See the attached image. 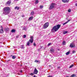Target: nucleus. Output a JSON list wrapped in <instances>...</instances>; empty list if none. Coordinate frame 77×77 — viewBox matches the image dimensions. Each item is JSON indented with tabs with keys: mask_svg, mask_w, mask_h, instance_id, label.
Returning <instances> with one entry per match:
<instances>
[{
	"mask_svg": "<svg viewBox=\"0 0 77 77\" xmlns=\"http://www.w3.org/2000/svg\"><path fill=\"white\" fill-rule=\"evenodd\" d=\"M34 74H37L38 72V71L37 70L36 68H35L33 72Z\"/></svg>",
	"mask_w": 77,
	"mask_h": 77,
	"instance_id": "423d86ee",
	"label": "nucleus"
},
{
	"mask_svg": "<svg viewBox=\"0 0 77 77\" xmlns=\"http://www.w3.org/2000/svg\"><path fill=\"white\" fill-rule=\"evenodd\" d=\"M29 74H30V75H34V74H35L34 73V72H33V73H31Z\"/></svg>",
	"mask_w": 77,
	"mask_h": 77,
	"instance_id": "b1692460",
	"label": "nucleus"
},
{
	"mask_svg": "<svg viewBox=\"0 0 77 77\" xmlns=\"http://www.w3.org/2000/svg\"><path fill=\"white\" fill-rule=\"evenodd\" d=\"M68 12H71V10H68Z\"/></svg>",
	"mask_w": 77,
	"mask_h": 77,
	"instance_id": "2f4dec72",
	"label": "nucleus"
},
{
	"mask_svg": "<svg viewBox=\"0 0 77 77\" xmlns=\"http://www.w3.org/2000/svg\"><path fill=\"white\" fill-rule=\"evenodd\" d=\"M19 0H14V1H18Z\"/></svg>",
	"mask_w": 77,
	"mask_h": 77,
	"instance_id": "a19ab883",
	"label": "nucleus"
},
{
	"mask_svg": "<svg viewBox=\"0 0 77 77\" xmlns=\"http://www.w3.org/2000/svg\"><path fill=\"white\" fill-rule=\"evenodd\" d=\"M1 29L0 30V33H3L4 32L3 28L2 27V26H1Z\"/></svg>",
	"mask_w": 77,
	"mask_h": 77,
	"instance_id": "6e6552de",
	"label": "nucleus"
},
{
	"mask_svg": "<svg viewBox=\"0 0 77 77\" xmlns=\"http://www.w3.org/2000/svg\"><path fill=\"white\" fill-rule=\"evenodd\" d=\"M51 43H49L48 45V46H50V45H51Z\"/></svg>",
	"mask_w": 77,
	"mask_h": 77,
	"instance_id": "7c9ffc66",
	"label": "nucleus"
},
{
	"mask_svg": "<svg viewBox=\"0 0 77 77\" xmlns=\"http://www.w3.org/2000/svg\"><path fill=\"white\" fill-rule=\"evenodd\" d=\"M60 26H61L59 24H58L56 26H55L53 27L52 29H51L52 32H57V30H58L59 29V28L60 27Z\"/></svg>",
	"mask_w": 77,
	"mask_h": 77,
	"instance_id": "f257e3e1",
	"label": "nucleus"
},
{
	"mask_svg": "<svg viewBox=\"0 0 77 77\" xmlns=\"http://www.w3.org/2000/svg\"><path fill=\"white\" fill-rule=\"evenodd\" d=\"M50 52L51 53H53L54 52V50H53V48H51L50 49Z\"/></svg>",
	"mask_w": 77,
	"mask_h": 77,
	"instance_id": "ddd939ff",
	"label": "nucleus"
},
{
	"mask_svg": "<svg viewBox=\"0 0 77 77\" xmlns=\"http://www.w3.org/2000/svg\"><path fill=\"white\" fill-rule=\"evenodd\" d=\"M48 77H52V76L49 75V76H48Z\"/></svg>",
	"mask_w": 77,
	"mask_h": 77,
	"instance_id": "c9c22d12",
	"label": "nucleus"
},
{
	"mask_svg": "<svg viewBox=\"0 0 77 77\" xmlns=\"http://www.w3.org/2000/svg\"><path fill=\"white\" fill-rule=\"evenodd\" d=\"M70 21V20H68V21H67L66 22H67V23H68V22H69V21Z\"/></svg>",
	"mask_w": 77,
	"mask_h": 77,
	"instance_id": "72a5a7b5",
	"label": "nucleus"
},
{
	"mask_svg": "<svg viewBox=\"0 0 77 77\" xmlns=\"http://www.w3.org/2000/svg\"><path fill=\"white\" fill-rule=\"evenodd\" d=\"M9 13V10H4L3 11V14L5 15H8Z\"/></svg>",
	"mask_w": 77,
	"mask_h": 77,
	"instance_id": "39448f33",
	"label": "nucleus"
},
{
	"mask_svg": "<svg viewBox=\"0 0 77 77\" xmlns=\"http://www.w3.org/2000/svg\"><path fill=\"white\" fill-rule=\"evenodd\" d=\"M68 33V32L64 31L63 32V34H64V35H65V34H66V33Z\"/></svg>",
	"mask_w": 77,
	"mask_h": 77,
	"instance_id": "5701e85b",
	"label": "nucleus"
},
{
	"mask_svg": "<svg viewBox=\"0 0 77 77\" xmlns=\"http://www.w3.org/2000/svg\"><path fill=\"white\" fill-rule=\"evenodd\" d=\"M11 32L12 33H14V32H15V30L14 29H13L11 30Z\"/></svg>",
	"mask_w": 77,
	"mask_h": 77,
	"instance_id": "a211bd4d",
	"label": "nucleus"
},
{
	"mask_svg": "<svg viewBox=\"0 0 77 77\" xmlns=\"http://www.w3.org/2000/svg\"><path fill=\"white\" fill-rule=\"evenodd\" d=\"M33 45H34V46H36V43H33Z\"/></svg>",
	"mask_w": 77,
	"mask_h": 77,
	"instance_id": "473e14b6",
	"label": "nucleus"
},
{
	"mask_svg": "<svg viewBox=\"0 0 77 77\" xmlns=\"http://www.w3.org/2000/svg\"><path fill=\"white\" fill-rule=\"evenodd\" d=\"M68 10H70V9H68Z\"/></svg>",
	"mask_w": 77,
	"mask_h": 77,
	"instance_id": "a18cd8bd",
	"label": "nucleus"
},
{
	"mask_svg": "<svg viewBox=\"0 0 77 77\" xmlns=\"http://www.w3.org/2000/svg\"><path fill=\"white\" fill-rule=\"evenodd\" d=\"M40 9H42V8H43V6L40 5Z\"/></svg>",
	"mask_w": 77,
	"mask_h": 77,
	"instance_id": "393cba45",
	"label": "nucleus"
},
{
	"mask_svg": "<svg viewBox=\"0 0 77 77\" xmlns=\"http://www.w3.org/2000/svg\"><path fill=\"white\" fill-rule=\"evenodd\" d=\"M72 53H75V51H72Z\"/></svg>",
	"mask_w": 77,
	"mask_h": 77,
	"instance_id": "f704fd0d",
	"label": "nucleus"
},
{
	"mask_svg": "<svg viewBox=\"0 0 77 77\" xmlns=\"http://www.w3.org/2000/svg\"><path fill=\"white\" fill-rule=\"evenodd\" d=\"M30 38L31 39H30L29 40V42H28L27 43V45L28 46H29L30 45V42H31V43H33V37L32 36H30Z\"/></svg>",
	"mask_w": 77,
	"mask_h": 77,
	"instance_id": "f03ea898",
	"label": "nucleus"
},
{
	"mask_svg": "<svg viewBox=\"0 0 77 77\" xmlns=\"http://www.w3.org/2000/svg\"><path fill=\"white\" fill-rule=\"evenodd\" d=\"M35 62H36V63H38V61L37 60H35Z\"/></svg>",
	"mask_w": 77,
	"mask_h": 77,
	"instance_id": "c85d7f7f",
	"label": "nucleus"
},
{
	"mask_svg": "<svg viewBox=\"0 0 77 77\" xmlns=\"http://www.w3.org/2000/svg\"><path fill=\"white\" fill-rule=\"evenodd\" d=\"M70 53V51H69L67 52L66 53V55H68V54H69Z\"/></svg>",
	"mask_w": 77,
	"mask_h": 77,
	"instance_id": "6ab92c4d",
	"label": "nucleus"
},
{
	"mask_svg": "<svg viewBox=\"0 0 77 77\" xmlns=\"http://www.w3.org/2000/svg\"><path fill=\"white\" fill-rule=\"evenodd\" d=\"M10 60H8V62H9V61H10Z\"/></svg>",
	"mask_w": 77,
	"mask_h": 77,
	"instance_id": "79ce46f5",
	"label": "nucleus"
},
{
	"mask_svg": "<svg viewBox=\"0 0 77 77\" xmlns=\"http://www.w3.org/2000/svg\"><path fill=\"white\" fill-rule=\"evenodd\" d=\"M62 2L64 3H68L69 0H62Z\"/></svg>",
	"mask_w": 77,
	"mask_h": 77,
	"instance_id": "9b49d317",
	"label": "nucleus"
},
{
	"mask_svg": "<svg viewBox=\"0 0 77 77\" xmlns=\"http://www.w3.org/2000/svg\"><path fill=\"white\" fill-rule=\"evenodd\" d=\"M69 47L71 48H73V47H75V45L73 43H71Z\"/></svg>",
	"mask_w": 77,
	"mask_h": 77,
	"instance_id": "0eeeda50",
	"label": "nucleus"
},
{
	"mask_svg": "<svg viewBox=\"0 0 77 77\" xmlns=\"http://www.w3.org/2000/svg\"><path fill=\"white\" fill-rule=\"evenodd\" d=\"M22 17H24V15H22Z\"/></svg>",
	"mask_w": 77,
	"mask_h": 77,
	"instance_id": "e433bc0d",
	"label": "nucleus"
},
{
	"mask_svg": "<svg viewBox=\"0 0 77 77\" xmlns=\"http://www.w3.org/2000/svg\"><path fill=\"white\" fill-rule=\"evenodd\" d=\"M74 66L73 64H72L71 66H70L69 67V68H72Z\"/></svg>",
	"mask_w": 77,
	"mask_h": 77,
	"instance_id": "4be33fe9",
	"label": "nucleus"
},
{
	"mask_svg": "<svg viewBox=\"0 0 77 77\" xmlns=\"http://www.w3.org/2000/svg\"><path fill=\"white\" fill-rule=\"evenodd\" d=\"M34 77H37V76H36H36H35V75H34Z\"/></svg>",
	"mask_w": 77,
	"mask_h": 77,
	"instance_id": "ea45409f",
	"label": "nucleus"
},
{
	"mask_svg": "<svg viewBox=\"0 0 77 77\" xmlns=\"http://www.w3.org/2000/svg\"><path fill=\"white\" fill-rule=\"evenodd\" d=\"M56 5V4L55 3H52L50 6L49 8V9L51 10L53 9H54V6H55Z\"/></svg>",
	"mask_w": 77,
	"mask_h": 77,
	"instance_id": "7ed1b4c3",
	"label": "nucleus"
},
{
	"mask_svg": "<svg viewBox=\"0 0 77 77\" xmlns=\"http://www.w3.org/2000/svg\"><path fill=\"white\" fill-rule=\"evenodd\" d=\"M67 22H66L65 23H64L63 24V25H65V24H67Z\"/></svg>",
	"mask_w": 77,
	"mask_h": 77,
	"instance_id": "bb28decb",
	"label": "nucleus"
},
{
	"mask_svg": "<svg viewBox=\"0 0 77 77\" xmlns=\"http://www.w3.org/2000/svg\"><path fill=\"white\" fill-rule=\"evenodd\" d=\"M58 68H60V67H58Z\"/></svg>",
	"mask_w": 77,
	"mask_h": 77,
	"instance_id": "c03bdc74",
	"label": "nucleus"
},
{
	"mask_svg": "<svg viewBox=\"0 0 77 77\" xmlns=\"http://www.w3.org/2000/svg\"><path fill=\"white\" fill-rule=\"evenodd\" d=\"M75 76V75L74 74H73L71 76V77H74Z\"/></svg>",
	"mask_w": 77,
	"mask_h": 77,
	"instance_id": "a878e982",
	"label": "nucleus"
},
{
	"mask_svg": "<svg viewBox=\"0 0 77 77\" xmlns=\"http://www.w3.org/2000/svg\"><path fill=\"white\" fill-rule=\"evenodd\" d=\"M11 3V0L8 1L7 2V4L8 5H10Z\"/></svg>",
	"mask_w": 77,
	"mask_h": 77,
	"instance_id": "f8f14e48",
	"label": "nucleus"
},
{
	"mask_svg": "<svg viewBox=\"0 0 77 77\" xmlns=\"http://www.w3.org/2000/svg\"><path fill=\"white\" fill-rule=\"evenodd\" d=\"M26 35H23V38H26Z\"/></svg>",
	"mask_w": 77,
	"mask_h": 77,
	"instance_id": "c756f323",
	"label": "nucleus"
},
{
	"mask_svg": "<svg viewBox=\"0 0 77 77\" xmlns=\"http://www.w3.org/2000/svg\"><path fill=\"white\" fill-rule=\"evenodd\" d=\"M6 30L7 31H9V28H7L6 29Z\"/></svg>",
	"mask_w": 77,
	"mask_h": 77,
	"instance_id": "cd10ccee",
	"label": "nucleus"
},
{
	"mask_svg": "<svg viewBox=\"0 0 77 77\" xmlns=\"http://www.w3.org/2000/svg\"><path fill=\"white\" fill-rule=\"evenodd\" d=\"M58 50H59V49H58Z\"/></svg>",
	"mask_w": 77,
	"mask_h": 77,
	"instance_id": "de8ad7c7",
	"label": "nucleus"
},
{
	"mask_svg": "<svg viewBox=\"0 0 77 77\" xmlns=\"http://www.w3.org/2000/svg\"><path fill=\"white\" fill-rule=\"evenodd\" d=\"M76 6H77V3H76L75 4Z\"/></svg>",
	"mask_w": 77,
	"mask_h": 77,
	"instance_id": "58836bf2",
	"label": "nucleus"
},
{
	"mask_svg": "<svg viewBox=\"0 0 77 77\" xmlns=\"http://www.w3.org/2000/svg\"><path fill=\"white\" fill-rule=\"evenodd\" d=\"M63 45H66V42L63 41Z\"/></svg>",
	"mask_w": 77,
	"mask_h": 77,
	"instance_id": "dca6fc26",
	"label": "nucleus"
},
{
	"mask_svg": "<svg viewBox=\"0 0 77 77\" xmlns=\"http://www.w3.org/2000/svg\"><path fill=\"white\" fill-rule=\"evenodd\" d=\"M38 3H39V1H38V0H35V3L36 5L38 4Z\"/></svg>",
	"mask_w": 77,
	"mask_h": 77,
	"instance_id": "2eb2a0df",
	"label": "nucleus"
},
{
	"mask_svg": "<svg viewBox=\"0 0 77 77\" xmlns=\"http://www.w3.org/2000/svg\"><path fill=\"white\" fill-rule=\"evenodd\" d=\"M12 58L13 59H15V58H16V56H13L12 57Z\"/></svg>",
	"mask_w": 77,
	"mask_h": 77,
	"instance_id": "aec40b11",
	"label": "nucleus"
},
{
	"mask_svg": "<svg viewBox=\"0 0 77 77\" xmlns=\"http://www.w3.org/2000/svg\"><path fill=\"white\" fill-rule=\"evenodd\" d=\"M34 14H35V13L33 11H32L31 12V15H34Z\"/></svg>",
	"mask_w": 77,
	"mask_h": 77,
	"instance_id": "f3484780",
	"label": "nucleus"
},
{
	"mask_svg": "<svg viewBox=\"0 0 77 77\" xmlns=\"http://www.w3.org/2000/svg\"><path fill=\"white\" fill-rule=\"evenodd\" d=\"M23 30H25V29L24 28L23 29Z\"/></svg>",
	"mask_w": 77,
	"mask_h": 77,
	"instance_id": "37998d69",
	"label": "nucleus"
},
{
	"mask_svg": "<svg viewBox=\"0 0 77 77\" xmlns=\"http://www.w3.org/2000/svg\"><path fill=\"white\" fill-rule=\"evenodd\" d=\"M14 9H17V10H19V9H20V7L18 6H16L15 7Z\"/></svg>",
	"mask_w": 77,
	"mask_h": 77,
	"instance_id": "4468645a",
	"label": "nucleus"
},
{
	"mask_svg": "<svg viewBox=\"0 0 77 77\" xmlns=\"http://www.w3.org/2000/svg\"><path fill=\"white\" fill-rule=\"evenodd\" d=\"M24 45H22L21 46V48L22 49H24Z\"/></svg>",
	"mask_w": 77,
	"mask_h": 77,
	"instance_id": "412c9836",
	"label": "nucleus"
},
{
	"mask_svg": "<svg viewBox=\"0 0 77 77\" xmlns=\"http://www.w3.org/2000/svg\"><path fill=\"white\" fill-rule=\"evenodd\" d=\"M49 26V23L47 22L45 23L43 26V28L44 29H46L47 28L48 26Z\"/></svg>",
	"mask_w": 77,
	"mask_h": 77,
	"instance_id": "20e7f679",
	"label": "nucleus"
},
{
	"mask_svg": "<svg viewBox=\"0 0 77 77\" xmlns=\"http://www.w3.org/2000/svg\"><path fill=\"white\" fill-rule=\"evenodd\" d=\"M33 19V17L32 16L30 17L29 19L28 20L29 21H31V20H32Z\"/></svg>",
	"mask_w": 77,
	"mask_h": 77,
	"instance_id": "9d476101",
	"label": "nucleus"
},
{
	"mask_svg": "<svg viewBox=\"0 0 77 77\" xmlns=\"http://www.w3.org/2000/svg\"><path fill=\"white\" fill-rule=\"evenodd\" d=\"M19 74H19V73H18V75H19Z\"/></svg>",
	"mask_w": 77,
	"mask_h": 77,
	"instance_id": "49530a36",
	"label": "nucleus"
},
{
	"mask_svg": "<svg viewBox=\"0 0 77 77\" xmlns=\"http://www.w3.org/2000/svg\"><path fill=\"white\" fill-rule=\"evenodd\" d=\"M3 10H10L11 9L9 8V7H5L3 9Z\"/></svg>",
	"mask_w": 77,
	"mask_h": 77,
	"instance_id": "1a4fd4ad",
	"label": "nucleus"
},
{
	"mask_svg": "<svg viewBox=\"0 0 77 77\" xmlns=\"http://www.w3.org/2000/svg\"><path fill=\"white\" fill-rule=\"evenodd\" d=\"M20 72H23V71L22 70H21L20 71Z\"/></svg>",
	"mask_w": 77,
	"mask_h": 77,
	"instance_id": "4c0bfd02",
	"label": "nucleus"
}]
</instances>
